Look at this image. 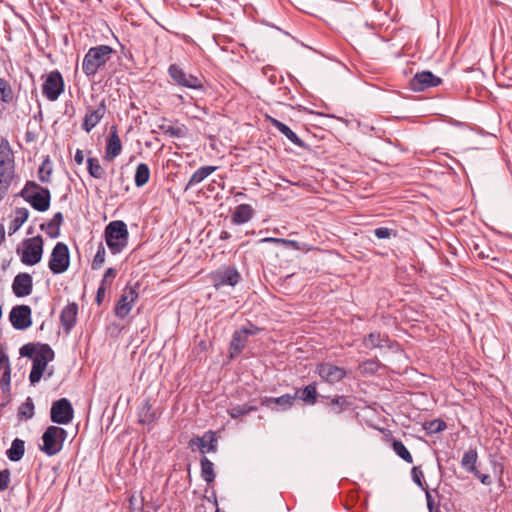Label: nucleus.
Here are the masks:
<instances>
[{
    "instance_id": "f257e3e1",
    "label": "nucleus",
    "mask_w": 512,
    "mask_h": 512,
    "mask_svg": "<svg viewBox=\"0 0 512 512\" xmlns=\"http://www.w3.org/2000/svg\"><path fill=\"white\" fill-rule=\"evenodd\" d=\"M20 355L32 359V369L29 374L31 385L37 384L47 367V364L54 359V351L46 343L25 344L20 348Z\"/></svg>"
},
{
    "instance_id": "f03ea898",
    "label": "nucleus",
    "mask_w": 512,
    "mask_h": 512,
    "mask_svg": "<svg viewBox=\"0 0 512 512\" xmlns=\"http://www.w3.org/2000/svg\"><path fill=\"white\" fill-rule=\"evenodd\" d=\"M115 50L109 45L89 48L82 61V71L88 78H93L111 59Z\"/></svg>"
},
{
    "instance_id": "7ed1b4c3",
    "label": "nucleus",
    "mask_w": 512,
    "mask_h": 512,
    "mask_svg": "<svg viewBox=\"0 0 512 512\" xmlns=\"http://www.w3.org/2000/svg\"><path fill=\"white\" fill-rule=\"evenodd\" d=\"M18 196L23 198L36 211L45 212L50 207V190L35 181H27Z\"/></svg>"
},
{
    "instance_id": "20e7f679",
    "label": "nucleus",
    "mask_w": 512,
    "mask_h": 512,
    "mask_svg": "<svg viewBox=\"0 0 512 512\" xmlns=\"http://www.w3.org/2000/svg\"><path fill=\"white\" fill-rule=\"evenodd\" d=\"M105 241L112 254H118L128 244L127 225L121 220L110 222L104 231Z\"/></svg>"
},
{
    "instance_id": "39448f33",
    "label": "nucleus",
    "mask_w": 512,
    "mask_h": 512,
    "mask_svg": "<svg viewBox=\"0 0 512 512\" xmlns=\"http://www.w3.org/2000/svg\"><path fill=\"white\" fill-rule=\"evenodd\" d=\"M68 436L67 431L59 426H48L42 435L43 444L40 450L47 456H54L58 454Z\"/></svg>"
},
{
    "instance_id": "423d86ee",
    "label": "nucleus",
    "mask_w": 512,
    "mask_h": 512,
    "mask_svg": "<svg viewBox=\"0 0 512 512\" xmlns=\"http://www.w3.org/2000/svg\"><path fill=\"white\" fill-rule=\"evenodd\" d=\"M167 73L173 84L177 86L198 91L204 90L203 78L201 76L187 73L180 65L176 63L169 65Z\"/></svg>"
},
{
    "instance_id": "0eeeda50",
    "label": "nucleus",
    "mask_w": 512,
    "mask_h": 512,
    "mask_svg": "<svg viewBox=\"0 0 512 512\" xmlns=\"http://www.w3.org/2000/svg\"><path fill=\"white\" fill-rule=\"evenodd\" d=\"M43 245L44 243L41 235L25 239L22 242V250L20 251V249H17L21 262L27 266H34L38 264L42 259Z\"/></svg>"
},
{
    "instance_id": "6e6552de",
    "label": "nucleus",
    "mask_w": 512,
    "mask_h": 512,
    "mask_svg": "<svg viewBox=\"0 0 512 512\" xmlns=\"http://www.w3.org/2000/svg\"><path fill=\"white\" fill-rule=\"evenodd\" d=\"M70 253L68 246L63 242H58L51 253L48 267L53 274H62L69 268Z\"/></svg>"
},
{
    "instance_id": "1a4fd4ad",
    "label": "nucleus",
    "mask_w": 512,
    "mask_h": 512,
    "mask_svg": "<svg viewBox=\"0 0 512 512\" xmlns=\"http://www.w3.org/2000/svg\"><path fill=\"white\" fill-rule=\"evenodd\" d=\"M74 417L73 406L67 398H60L54 401L50 409V419L58 425H67Z\"/></svg>"
},
{
    "instance_id": "9d476101",
    "label": "nucleus",
    "mask_w": 512,
    "mask_h": 512,
    "mask_svg": "<svg viewBox=\"0 0 512 512\" xmlns=\"http://www.w3.org/2000/svg\"><path fill=\"white\" fill-rule=\"evenodd\" d=\"M64 88L65 83L61 73L58 70H54L47 74L42 85V94L49 101L54 102L64 92Z\"/></svg>"
},
{
    "instance_id": "9b49d317",
    "label": "nucleus",
    "mask_w": 512,
    "mask_h": 512,
    "mask_svg": "<svg viewBox=\"0 0 512 512\" xmlns=\"http://www.w3.org/2000/svg\"><path fill=\"white\" fill-rule=\"evenodd\" d=\"M210 279L216 289L224 286L234 287L241 280L239 271L233 266L220 268L210 274Z\"/></svg>"
},
{
    "instance_id": "f8f14e48",
    "label": "nucleus",
    "mask_w": 512,
    "mask_h": 512,
    "mask_svg": "<svg viewBox=\"0 0 512 512\" xmlns=\"http://www.w3.org/2000/svg\"><path fill=\"white\" fill-rule=\"evenodd\" d=\"M138 299V284L135 286H129L127 285L122 295L120 296V299L118 300L116 306H115V315L120 318L124 319L130 311L133 308L134 303Z\"/></svg>"
},
{
    "instance_id": "ddd939ff",
    "label": "nucleus",
    "mask_w": 512,
    "mask_h": 512,
    "mask_svg": "<svg viewBox=\"0 0 512 512\" xmlns=\"http://www.w3.org/2000/svg\"><path fill=\"white\" fill-rule=\"evenodd\" d=\"M315 372L323 381L331 385L342 381L347 376L345 368L336 366L331 362L317 364Z\"/></svg>"
},
{
    "instance_id": "4468645a",
    "label": "nucleus",
    "mask_w": 512,
    "mask_h": 512,
    "mask_svg": "<svg viewBox=\"0 0 512 512\" xmlns=\"http://www.w3.org/2000/svg\"><path fill=\"white\" fill-rule=\"evenodd\" d=\"M9 321L14 329L25 330L32 325V310L28 305H16L9 313Z\"/></svg>"
},
{
    "instance_id": "2eb2a0df",
    "label": "nucleus",
    "mask_w": 512,
    "mask_h": 512,
    "mask_svg": "<svg viewBox=\"0 0 512 512\" xmlns=\"http://www.w3.org/2000/svg\"><path fill=\"white\" fill-rule=\"evenodd\" d=\"M107 111L105 101L102 100L97 106L87 107L83 122L82 129L89 133L95 128L103 119Z\"/></svg>"
},
{
    "instance_id": "dca6fc26",
    "label": "nucleus",
    "mask_w": 512,
    "mask_h": 512,
    "mask_svg": "<svg viewBox=\"0 0 512 512\" xmlns=\"http://www.w3.org/2000/svg\"><path fill=\"white\" fill-rule=\"evenodd\" d=\"M442 83V79L430 71L416 73L410 80V88L413 91H424L431 87H436Z\"/></svg>"
},
{
    "instance_id": "f3484780",
    "label": "nucleus",
    "mask_w": 512,
    "mask_h": 512,
    "mask_svg": "<svg viewBox=\"0 0 512 512\" xmlns=\"http://www.w3.org/2000/svg\"><path fill=\"white\" fill-rule=\"evenodd\" d=\"M78 304L76 302L68 303L60 313V323L66 334H69L77 323Z\"/></svg>"
},
{
    "instance_id": "a211bd4d",
    "label": "nucleus",
    "mask_w": 512,
    "mask_h": 512,
    "mask_svg": "<svg viewBox=\"0 0 512 512\" xmlns=\"http://www.w3.org/2000/svg\"><path fill=\"white\" fill-rule=\"evenodd\" d=\"M12 290L16 297H25L32 293L33 279L28 273H19L12 283Z\"/></svg>"
},
{
    "instance_id": "6ab92c4d",
    "label": "nucleus",
    "mask_w": 512,
    "mask_h": 512,
    "mask_svg": "<svg viewBox=\"0 0 512 512\" xmlns=\"http://www.w3.org/2000/svg\"><path fill=\"white\" fill-rule=\"evenodd\" d=\"M191 448L197 447L203 454L217 451V439L213 431H208L202 437H193L189 441Z\"/></svg>"
},
{
    "instance_id": "aec40b11",
    "label": "nucleus",
    "mask_w": 512,
    "mask_h": 512,
    "mask_svg": "<svg viewBox=\"0 0 512 512\" xmlns=\"http://www.w3.org/2000/svg\"><path fill=\"white\" fill-rule=\"evenodd\" d=\"M296 400V396L291 394H284L280 397H264L261 400V405L275 410H288Z\"/></svg>"
},
{
    "instance_id": "412c9836",
    "label": "nucleus",
    "mask_w": 512,
    "mask_h": 512,
    "mask_svg": "<svg viewBox=\"0 0 512 512\" xmlns=\"http://www.w3.org/2000/svg\"><path fill=\"white\" fill-rule=\"evenodd\" d=\"M320 397L325 401L329 412L334 414H341L351 406L348 397L344 395H336L334 397L321 395Z\"/></svg>"
},
{
    "instance_id": "4be33fe9",
    "label": "nucleus",
    "mask_w": 512,
    "mask_h": 512,
    "mask_svg": "<svg viewBox=\"0 0 512 512\" xmlns=\"http://www.w3.org/2000/svg\"><path fill=\"white\" fill-rule=\"evenodd\" d=\"M122 151L121 140L117 133L116 126H112L110 136L106 144L105 158L109 161L116 158Z\"/></svg>"
},
{
    "instance_id": "5701e85b",
    "label": "nucleus",
    "mask_w": 512,
    "mask_h": 512,
    "mask_svg": "<svg viewBox=\"0 0 512 512\" xmlns=\"http://www.w3.org/2000/svg\"><path fill=\"white\" fill-rule=\"evenodd\" d=\"M14 178L15 166H0V200H3L8 194Z\"/></svg>"
},
{
    "instance_id": "b1692460",
    "label": "nucleus",
    "mask_w": 512,
    "mask_h": 512,
    "mask_svg": "<svg viewBox=\"0 0 512 512\" xmlns=\"http://www.w3.org/2000/svg\"><path fill=\"white\" fill-rule=\"evenodd\" d=\"M63 220V214L61 212H56L49 222L40 225V229L45 230L50 238H58L60 236V227Z\"/></svg>"
},
{
    "instance_id": "393cba45",
    "label": "nucleus",
    "mask_w": 512,
    "mask_h": 512,
    "mask_svg": "<svg viewBox=\"0 0 512 512\" xmlns=\"http://www.w3.org/2000/svg\"><path fill=\"white\" fill-rule=\"evenodd\" d=\"M159 417L149 400H145L138 412V422L143 425L153 424Z\"/></svg>"
},
{
    "instance_id": "a878e982",
    "label": "nucleus",
    "mask_w": 512,
    "mask_h": 512,
    "mask_svg": "<svg viewBox=\"0 0 512 512\" xmlns=\"http://www.w3.org/2000/svg\"><path fill=\"white\" fill-rule=\"evenodd\" d=\"M217 170L216 166H201L198 168L190 177L188 183L186 184L185 190H189L192 187L203 182L208 176H210L213 172Z\"/></svg>"
},
{
    "instance_id": "bb28decb",
    "label": "nucleus",
    "mask_w": 512,
    "mask_h": 512,
    "mask_svg": "<svg viewBox=\"0 0 512 512\" xmlns=\"http://www.w3.org/2000/svg\"><path fill=\"white\" fill-rule=\"evenodd\" d=\"M271 124L275 127L281 134L287 137L294 145L300 148H305V142L300 139L297 134L290 129L286 124L281 121L271 118Z\"/></svg>"
},
{
    "instance_id": "cd10ccee",
    "label": "nucleus",
    "mask_w": 512,
    "mask_h": 512,
    "mask_svg": "<svg viewBox=\"0 0 512 512\" xmlns=\"http://www.w3.org/2000/svg\"><path fill=\"white\" fill-rule=\"evenodd\" d=\"M254 215V210L249 204L238 205L232 214V223L241 225L251 220Z\"/></svg>"
},
{
    "instance_id": "c85d7f7f",
    "label": "nucleus",
    "mask_w": 512,
    "mask_h": 512,
    "mask_svg": "<svg viewBox=\"0 0 512 512\" xmlns=\"http://www.w3.org/2000/svg\"><path fill=\"white\" fill-rule=\"evenodd\" d=\"M293 395L302 400L305 404L314 405L318 397L317 386L315 383H311L303 389L296 390Z\"/></svg>"
},
{
    "instance_id": "c756f323",
    "label": "nucleus",
    "mask_w": 512,
    "mask_h": 512,
    "mask_svg": "<svg viewBox=\"0 0 512 512\" xmlns=\"http://www.w3.org/2000/svg\"><path fill=\"white\" fill-rule=\"evenodd\" d=\"M25 453V442L22 439L15 438L10 448L6 451L7 458L12 462L20 461Z\"/></svg>"
},
{
    "instance_id": "7c9ffc66",
    "label": "nucleus",
    "mask_w": 512,
    "mask_h": 512,
    "mask_svg": "<svg viewBox=\"0 0 512 512\" xmlns=\"http://www.w3.org/2000/svg\"><path fill=\"white\" fill-rule=\"evenodd\" d=\"M29 217V210L25 207L16 208L15 217L10 222L8 230L9 235L16 233L20 227L27 221Z\"/></svg>"
},
{
    "instance_id": "2f4dec72",
    "label": "nucleus",
    "mask_w": 512,
    "mask_h": 512,
    "mask_svg": "<svg viewBox=\"0 0 512 512\" xmlns=\"http://www.w3.org/2000/svg\"><path fill=\"white\" fill-rule=\"evenodd\" d=\"M0 166H15L13 152L6 138L0 141Z\"/></svg>"
},
{
    "instance_id": "473e14b6",
    "label": "nucleus",
    "mask_w": 512,
    "mask_h": 512,
    "mask_svg": "<svg viewBox=\"0 0 512 512\" xmlns=\"http://www.w3.org/2000/svg\"><path fill=\"white\" fill-rule=\"evenodd\" d=\"M388 337L386 335H382L379 332H372L368 336L364 338V345L368 349L373 348H381L386 346L388 342Z\"/></svg>"
},
{
    "instance_id": "72a5a7b5",
    "label": "nucleus",
    "mask_w": 512,
    "mask_h": 512,
    "mask_svg": "<svg viewBox=\"0 0 512 512\" xmlns=\"http://www.w3.org/2000/svg\"><path fill=\"white\" fill-rule=\"evenodd\" d=\"M477 460L478 453L476 449H470L463 454V457L461 459V466L465 471L469 473L477 472Z\"/></svg>"
},
{
    "instance_id": "f704fd0d",
    "label": "nucleus",
    "mask_w": 512,
    "mask_h": 512,
    "mask_svg": "<svg viewBox=\"0 0 512 512\" xmlns=\"http://www.w3.org/2000/svg\"><path fill=\"white\" fill-rule=\"evenodd\" d=\"M246 342L247 338L244 332L236 330L233 333L232 340L230 342L231 356H234L235 354H240L242 350L245 348Z\"/></svg>"
},
{
    "instance_id": "c9c22d12",
    "label": "nucleus",
    "mask_w": 512,
    "mask_h": 512,
    "mask_svg": "<svg viewBox=\"0 0 512 512\" xmlns=\"http://www.w3.org/2000/svg\"><path fill=\"white\" fill-rule=\"evenodd\" d=\"M201 465V477L203 480L210 484L215 480L214 464L206 457L203 456L200 460Z\"/></svg>"
},
{
    "instance_id": "e433bc0d",
    "label": "nucleus",
    "mask_w": 512,
    "mask_h": 512,
    "mask_svg": "<svg viewBox=\"0 0 512 512\" xmlns=\"http://www.w3.org/2000/svg\"><path fill=\"white\" fill-rule=\"evenodd\" d=\"M150 178V168L146 163H140L136 167L134 181L137 187L144 186Z\"/></svg>"
},
{
    "instance_id": "4c0bfd02",
    "label": "nucleus",
    "mask_w": 512,
    "mask_h": 512,
    "mask_svg": "<svg viewBox=\"0 0 512 512\" xmlns=\"http://www.w3.org/2000/svg\"><path fill=\"white\" fill-rule=\"evenodd\" d=\"M53 165L49 156L45 157L38 170V178L41 183H50Z\"/></svg>"
},
{
    "instance_id": "58836bf2",
    "label": "nucleus",
    "mask_w": 512,
    "mask_h": 512,
    "mask_svg": "<svg viewBox=\"0 0 512 512\" xmlns=\"http://www.w3.org/2000/svg\"><path fill=\"white\" fill-rule=\"evenodd\" d=\"M87 170L89 175L95 179H102L105 176V170L101 166L98 158L89 157L87 159Z\"/></svg>"
},
{
    "instance_id": "ea45409f",
    "label": "nucleus",
    "mask_w": 512,
    "mask_h": 512,
    "mask_svg": "<svg viewBox=\"0 0 512 512\" xmlns=\"http://www.w3.org/2000/svg\"><path fill=\"white\" fill-rule=\"evenodd\" d=\"M253 411H257V407L247 403L241 405H234L227 409L228 415L233 419L239 418Z\"/></svg>"
},
{
    "instance_id": "a19ab883",
    "label": "nucleus",
    "mask_w": 512,
    "mask_h": 512,
    "mask_svg": "<svg viewBox=\"0 0 512 512\" xmlns=\"http://www.w3.org/2000/svg\"><path fill=\"white\" fill-rule=\"evenodd\" d=\"M380 368V363L378 360L375 359H367L359 364V371L362 375H374L378 372Z\"/></svg>"
},
{
    "instance_id": "79ce46f5",
    "label": "nucleus",
    "mask_w": 512,
    "mask_h": 512,
    "mask_svg": "<svg viewBox=\"0 0 512 512\" xmlns=\"http://www.w3.org/2000/svg\"><path fill=\"white\" fill-rule=\"evenodd\" d=\"M392 448L394 452L407 463L413 462V457L404 445V443L400 440H393Z\"/></svg>"
},
{
    "instance_id": "37998d69",
    "label": "nucleus",
    "mask_w": 512,
    "mask_h": 512,
    "mask_svg": "<svg viewBox=\"0 0 512 512\" xmlns=\"http://www.w3.org/2000/svg\"><path fill=\"white\" fill-rule=\"evenodd\" d=\"M160 130L163 131L164 134L175 137V138H182L186 134V127L184 125L182 126H171V125H160Z\"/></svg>"
},
{
    "instance_id": "c03bdc74",
    "label": "nucleus",
    "mask_w": 512,
    "mask_h": 512,
    "mask_svg": "<svg viewBox=\"0 0 512 512\" xmlns=\"http://www.w3.org/2000/svg\"><path fill=\"white\" fill-rule=\"evenodd\" d=\"M34 403L31 397H28L26 401L19 407L18 415L26 420L33 418L34 416Z\"/></svg>"
},
{
    "instance_id": "a18cd8bd",
    "label": "nucleus",
    "mask_w": 512,
    "mask_h": 512,
    "mask_svg": "<svg viewBox=\"0 0 512 512\" xmlns=\"http://www.w3.org/2000/svg\"><path fill=\"white\" fill-rule=\"evenodd\" d=\"M0 95H1V100L4 103H9L12 101L13 91H12L11 85L4 78H0Z\"/></svg>"
},
{
    "instance_id": "49530a36",
    "label": "nucleus",
    "mask_w": 512,
    "mask_h": 512,
    "mask_svg": "<svg viewBox=\"0 0 512 512\" xmlns=\"http://www.w3.org/2000/svg\"><path fill=\"white\" fill-rule=\"evenodd\" d=\"M411 477H412V480L413 482L419 487L421 488L422 490H426L427 487V484L424 480V473L423 471L420 469V467L418 466H414L412 469H411Z\"/></svg>"
},
{
    "instance_id": "de8ad7c7",
    "label": "nucleus",
    "mask_w": 512,
    "mask_h": 512,
    "mask_svg": "<svg viewBox=\"0 0 512 512\" xmlns=\"http://www.w3.org/2000/svg\"><path fill=\"white\" fill-rule=\"evenodd\" d=\"M105 248L102 243L99 244L97 252L93 258L91 268L92 270H98L102 267L105 262Z\"/></svg>"
},
{
    "instance_id": "09e8293b",
    "label": "nucleus",
    "mask_w": 512,
    "mask_h": 512,
    "mask_svg": "<svg viewBox=\"0 0 512 512\" xmlns=\"http://www.w3.org/2000/svg\"><path fill=\"white\" fill-rule=\"evenodd\" d=\"M446 423L441 419H435L426 423L425 429L430 434L440 433L446 429Z\"/></svg>"
},
{
    "instance_id": "8fccbe9b",
    "label": "nucleus",
    "mask_w": 512,
    "mask_h": 512,
    "mask_svg": "<svg viewBox=\"0 0 512 512\" xmlns=\"http://www.w3.org/2000/svg\"><path fill=\"white\" fill-rule=\"evenodd\" d=\"M263 75L268 79V81L275 85L278 83V75L276 73V69L270 65L264 66L262 68Z\"/></svg>"
},
{
    "instance_id": "3c124183",
    "label": "nucleus",
    "mask_w": 512,
    "mask_h": 512,
    "mask_svg": "<svg viewBox=\"0 0 512 512\" xmlns=\"http://www.w3.org/2000/svg\"><path fill=\"white\" fill-rule=\"evenodd\" d=\"M396 231L388 227H378L374 230V235L378 239H389L391 236H396Z\"/></svg>"
},
{
    "instance_id": "603ef678",
    "label": "nucleus",
    "mask_w": 512,
    "mask_h": 512,
    "mask_svg": "<svg viewBox=\"0 0 512 512\" xmlns=\"http://www.w3.org/2000/svg\"><path fill=\"white\" fill-rule=\"evenodd\" d=\"M117 275V270L114 268H108L101 280L100 285L109 288L112 285L113 280Z\"/></svg>"
},
{
    "instance_id": "864d4df0",
    "label": "nucleus",
    "mask_w": 512,
    "mask_h": 512,
    "mask_svg": "<svg viewBox=\"0 0 512 512\" xmlns=\"http://www.w3.org/2000/svg\"><path fill=\"white\" fill-rule=\"evenodd\" d=\"M11 473L9 469L0 471V491H4L9 487Z\"/></svg>"
},
{
    "instance_id": "5fc2aeb1",
    "label": "nucleus",
    "mask_w": 512,
    "mask_h": 512,
    "mask_svg": "<svg viewBox=\"0 0 512 512\" xmlns=\"http://www.w3.org/2000/svg\"><path fill=\"white\" fill-rule=\"evenodd\" d=\"M472 474L484 485H490L492 483L491 477L488 474H482L478 469L477 472H473Z\"/></svg>"
},
{
    "instance_id": "6e6d98bb",
    "label": "nucleus",
    "mask_w": 512,
    "mask_h": 512,
    "mask_svg": "<svg viewBox=\"0 0 512 512\" xmlns=\"http://www.w3.org/2000/svg\"><path fill=\"white\" fill-rule=\"evenodd\" d=\"M282 245L286 246V247H290L294 250H302L303 248L301 247L300 243L296 240H290V239H282Z\"/></svg>"
},
{
    "instance_id": "4d7b16f0",
    "label": "nucleus",
    "mask_w": 512,
    "mask_h": 512,
    "mask_svg": "<svg viewBox=\"0 0 512 512\" xmlns=\"http://www.w3.org/2000/svg\"><path fill=\"white\" fill-rule=\"evenodd\" d=\"M258 331H259V328L252 324H249L248 327H243L242 329H240V332H244L247 339H248V336L255 335V334H257Z\"/></svg>"
},
{
    "instance_id": "13d9d810",
    "label": "nucleus",
    "mask_w": 512,
    "mask_h": 512,
    "mask_svg": "<svg viewBox=\"0 0 512 512\" xmlns=\"http://www.w3.org/2000/svg\"><path fill=\"white\" fill-rule=\"evenodd\" d=\"M107 287L100 285L96 293V302L100 305L105 297Z\"/></svg>"
},
{
    "instance_id": "bf43d9fd",
    "label": "nucleus",
    "mask_w": 512,
    "mask_h": 512,
    "mask_svg": "<svg viewBox=\"0 0 512 512\" xmlns=\"http://www.w3.org/2000/svg\"><path fill=\"white\" fill-rule=\"evenodd\" d=\"M425 491V496H426V502H427V507H428V510L429 511H433V507H434V500L432 498V495L430 493V491L428 490V488H426Z\"/></svg>"
},
{
    "instance_id": "052dcab7",
    "label": "nucleus",
    "mask_w": 512,
    "mask_h": 512,
    "mask_svg": "<svg viewBox=\"0 0 512 512\" xmlns=\"http://www.w3.org/2000/svg\"><path fill=\"white\" fill-rule=\"evenodd\" d=\"M10 380H11L10 367H9V365H7L5 371L2 374V382H4L7 386H9Z\"/></svg>"
},
{
    "instance_id": "680f3d73",
    "label": "nucleus",
    "mask_w": 512,
    "mask_h": 512,
    "mask_svg": "<svg viewBox=\"0 0 512 512\" xmlns=\"http://www.w3.org/2000/svg\"><path fill=\"white\" fill-rule=\"evenodd\" d=\"M283 238H275V237H266L261 240H259V243H276V244H282Z\"/></svg>"
},
{
    "instance_id": "e2e57ef3",
    "label": "nucleus",
    "mask_w": 512,
    "mask_h": 512,
    "mask_svg": "<svg viewBox=\"0 0 512 512\" xmlns=\"http://www.w3.org/2000/svg\"><path fill=\"white\" fill-rule=\"evenodd\" d=\"M74 160H75V162L78 165L83 164V162H84V153H83L82 150H80V149L76 150V153H75V156H74Z\"/></svg>"
},
{
    "instance_id": "0e129e2a",
    "label": "nucleus",
    "mask_w": 512,
    "mask_h": 512,
    "mask_svg": "<svg viewBox=\"0 0 512 512\" xmlns=\"http://www.w3.org/2000/svg\"><path fill=\"white\" fill-rule=\"evenodd\" d=\"M34 139H35V136H34V133H33V132H31V131H27V132L25 133V140H26V142H28V143H29V142H33V141H34Z\"/></svg>"
},
{
    "instance_id": "69168bd1",
    "label": "nucleus",
    "mask_w": 512,
    "mask_h": 512,
    "mask_svg": "<svg viewBox=\"0 0 512 512\" xmlns=\"http://www.w3.org/2000/svg\"><path fill=\"white\" fill-rule=\"evenodd\" d=\"M230 237H231V234L226 230L221 231L220 236H219L220 240H228Z\"/></svg>"
},
{
    "instance_id": "338daca9",
    "label": "nucleus",
    "mask_w": 512,
    "mask_h": 512,
    "mask_svg": "<svg viewBox=\"0 0 512 512\" xmlns=\"http://www.w3.org/2000/svg\"><path fill=\"white\" fill-rule=\"evenodd\" d=\"M5 240V228L3 224H0V244Z\"/></svg>"
},
{
    "instance_id": "774afa93",
    "label": "nucleus",
    "mask_w": 512,
    "mask_h": 512,
    "mask_svg": "<svg viewBox=\"0 0 512 512\" xmlns=\"http://www.w3.org/2000/svg\"><path fill=\"white\" fill-rule=\"evenodd\" d=\"M478 257L482 258V259H485V258H488L489 255L485 254V252H479L478 253Z\"/></svg>"
}]
</instances>
